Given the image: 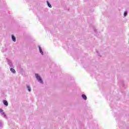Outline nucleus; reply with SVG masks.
Segmentation results:
<instances>
[{"instance_id":"7ed1b4c3","label":"nucleus","mask_w":129,"mask_h":129,"mask_svg":"<svg viewBox=\"0 0 129 129\" xmlns=\"http://www.w3.org/2000/svg\"><path fill=\"white\" fill-rule=\"evenodd\" d=\"M39 49L40 53H41V54H42V55H44V52H43V50H42V48H41V47L39 46Z\"/></svg>"},{"instance_id":"1a4fd4ad","label":"nucleus","mask_w":129,"mask_h":129,"mask_svg":"<svg viewBox=\"0 0 129 129\" xmlns=\"http://www.w3.org/2000/svg\"><path fill=\"white\" fill-rule=\"evenodd\" d=\"M127 13L126 12L124 13V17H126Z\"/></svg>"},{"instance_id":"f03ea898","label":"nucleus","mask_w":129,"mask_h":129,"mask_svg":"<svg viewBox=\"0 0 129 129\" xmlns=\"http://www.w3.org/2000/svg\"><path fill=\"white\" fill-rule=\"evenodd\" d=\"M3 103L4 105H6V106H8V105H9V103H8V101H7V100H3Z\"/></svg>"},{"instance_id":"f257e3e1","label":"nucleus","mask_w":129,"mask_h":129,"mask_svg":"<svg viewBox=\"0 0 129 129\" xmlns=\"http://www.w3.org/2000/svg\"><path fill=\"white\" fill-rule=\"evenodd\" d=\"M35 76L38 81L40 83H43V80H42V79L41 78V77L39 76L38 74H35Z\"/></svg>"},{"instance_id":"0eeeda50","label":"nucleus","mask_w":129,"mask_h":129,"mask_svg":"<svg viewBox=\"0 0 129 129\" xmlns=\"http://www.w3.org/2000/svg\"><path fill=\"white\" fill-rule=\"evenodd\" d=\"M47 4L49 8H52V6L51 5V4H50V3H49L48 1L47 2Z\"/></svg>"},{"instance_id":"20e7f679","label":"nucleus","mask_w":129,"mask_h":129,"mask_svg":"<svg viewBox=\"0 0 129 129\" xmlns=\"http://www.w3.org/2000/svg\"><path fill=\"white\" fill-rule=\"evenodd\" d=\"M82 97L85 99V100H86V99H87V97H86V95H84V94H83L82 95Z\"/></svg>"},{"instance_id":"39448f33","label":"nucleus","mask_w":129,"mask_h":129,"mask_svg":"<svg viewBox=\"0 0 129 129\" xmlns=\"http://www.w3.org/2000/svg\"><path fill=\"white\" fill-rule=\"evenodd\" d=\"M11 72H12L13 73H16V71L15 70V69L11 68L10 69Z\"/></svg>"},{"instance_id":"9d476101","label":"nucleus","mask_w":129,"mask_h":129,"mask_svg":"<svg viewBox=\"0 0 129 129\" xmlns=\"http://www.w3.org/2000/svg\"><path fill=\"white\" fill-rule=\"evenodd\" d=\"M4 110H3V109L0 108V113L3 112Z\"/></svg>"},{"instance_id":"6e6552de","label":"nucleus","mask_w":129,"mask_h":129,"mask_svg":"<svg viewBox=\"0 0 129 129\" xmlns=\"http://www.w3.org/2000/svg\"><path fill=\"white\" fill-rule=\"evenodd\" d=\"M27 88L28 91H29V92L31 91V88L30 87V86H27Z\"/></svg>"},{"instance_id":"423d86ee","label":"nucleus","mask_w":129,"mask_h":129,"mask_svg":"<svg viewBox=\"0 0 129 129\" xmlns=\"http://www.w3.org/2000/svg\"><path fill=\"white\" fill-rule=\"evenodd\" d=\"M12 40L14 42H16V37H14V35L12 36Z\"/></svg>"}]
</instances>
